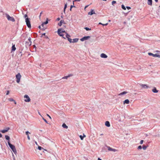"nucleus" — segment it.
I'll return each instance as SVG.
<instances>
[{"label":"nucleus","mask_w":160,"mask_h":160,"mask_svg":"<svg viewBox=\"0 0 160 160\" xmlns=\"http://www.w3.org/2000/svg\"><path fill=\"white\" fill-rule=\"evenodd\" d=\"M148 54L150 56H152L154 57L160 58V55L158 54H153L151 52H149L148 53Z\"/></svg>","instance_id":"obj_8"},{"label":"nucleus","mask_w":160,"mask_h":160,"mask_svg":"<svg viewBox=\"0 0 160 160\" xmlns=\"http://www.w3.org/2000/svg\"><path fill=\"white\" fill-rule=\"evenodd\" d=\"M116 2L115 1H113L112 2V5L113 6L114 5V4L116 3Z\"/></svg>","instance_id":"obj_31"},{"label":"nucleus","mask_w":160,"mask_h":160,"mask_svg":"<svg viewBox=\"0 0 160 160\" xmlns=\"http://www.w3.org/2000/svg\"><path fill=\"white\" fill-rule=\"evenodd\" d=\"M35 143L36 144H37V142H35Z\"/></svg>","instance_id":"obj_57"},{"label":"nucleus","mask_w":160,"mask_h":160,"mask_svg":"<svg viewBox=\"0 0 160 160\" xmlns=\"http://www.w3.org/2000/svg\"><path fill=\"white\" fill-rule=\"evenodd\" d=\"M84 28L87 30V31H88V30H91V28H89L87 27L85 28Z\"/></svg>","instance_id":"obj_33"},{"label":"nucleus","mask_w":160,"mask_h":160,"mask_svg":"<svg viewBox=\"0 0 160 160\" xmlns=\"http://www.w3.org/2000/svg\"><path fill=\"white\" fill-rule=\"evenodd\" d=\"M74 1H80V0H74Z\"/></svg>","instance_id":"obj_48"},{"label":"nucleus","mask_w":160,"mask_h":160,"mask_svg":"<svg viewBox=\"0 0 160 160\" xmlns=\"http://www.w3.org/2000/svg\"><path fill=\"white\" fill-rule=\"evenodd\" d=\"M31 39V38H29L28 39V40H29V41H30Z\"/></svg>","instance_id":"obj_54"},{"label":"nucleus","mask_w":160,"mask_h":160,"mask_svg":"<svg viewBox=\"0 0 160 160\" xmlns=\"http://www.w3.org/2000/svg\"><path fill=\"white\" fill-rule=\"evenodd\" d=\"M72 76V74H69V75H68V76H65V77H63L62 78V79H67L69 77H71Z\"/></svg>","instance_id":"obj_14"},{"label":"nucleus","mask_w":160,"mask_h":160,"mask_svg":"<svg viewBox=\"0 0 160 160\" xmlns=\"http://www.w3.org/2000/svg\"><path fill=\"white\" fill-rule=\"evenodd\" d=\"M42 12H41L40 14V15H41L42 14Z\"/></svg>","instance_id":"obj_59"},{"label":"nucleus","mask_w":160,"mask_h":160,"mask_svg":"<svg viewBox=\"0 0 160 160\" xmlns=\"http://www.w3.org/2000/svg\"><path fill=\"white\" fill-rule=\"evenodd\" d=\"M47 116H48V117L49 118H50L51 119V117L50 116H49L48 114H47Z\"/></svg>","instance_id":"obj_45"},{"label":"nucleus","mask_w":160,"mask_h":160,"mask_svg":"<svg viewBox=\"0 0 160 160\" xmlns=\"http://www.w3.org/2000/svg\"><path fill=\"white\" fill-rule=\"evenodd\" d=\"M38 28H41V26H39V27H38Z\"/></svg>","instance_id":"obj_55"},{"label":"nucleus","mask_w":160,"mask_h":160,"mask_svg":"<svg viewBox=\"0 0 160 160\" xmlns=\"http://www.w3.org/2000/svg\"><path fill=\"white\" fill-rule=\"evenodd\" d=\"M148 147V145L147 144L146 145H143L142 146H142H141V149H142V148L144 150H145Z\"/></svg>","instance_id":"obj_12"},{"label":"nucleus","mask_w":160,"mask_h":160,"mask_svg":"<svg viewBox=\"0 0 160 160\" xmlns=\"http://www.w3.org/2000/svg\"><path fill=\"white\" fill-rule=\"evenodd\" d=\"M102 24H103L101 23V22H99V24H101V25H102Z\"/></svg>","instance_id":"obj_53"},{"label":"nucleus","mask_w":160,"mask_h":160,"mask_svg":"<svg viewBox=\"0 0 160 160\" xmlns=\"http://www.w3.org/2000/svg\"><path fill=\"white\" fill-rule=\"evenodd\" d=\"M79 137L81 140H83V137H82V136L81 135H80L79 136Z\"/></svg>","instance_id":"obj_34"},{"label":"nucleus","mask_w":160,"mask_h":160,"mask_svg":"<svg viewBox=\"0 0 160 160\" xmlns=\"http://www.w3.org/2000/svg\"><path fill=\"white\" fill-rule=\"evenodd\" d=\"M109 22H110V20H109Z\"/></svg>","instance_id":"obj_60"},{"label":"nucleus","mask_w":160,"mask_h":160,"mask_svg":"<svg viewBox=\"0 0 160 160\" xmlns=\"http://www.w3.org/2000/svg\"><path fill=\"white\" fill-rule=\"evenodd\" d=\"M10 129V128L9 127L5 129H3L2 130L0 131V132H2V133H5L7 132Z\"/></svg>","instance_id":"obj_11"},{"label":"nucleus","mask_w":160,"mask_h":160,"mask_svg":"<svg viewBox=\"0 0 160 160\" xmlns=\"http://www.w3.org/2000/svg\"><path fill=\"white\" fill-rule=\"evenodd\" d=\"M143 140H141V144H142L143 143Z\"/></svg>","instance_id":"obj_41"},{"label":"nucleus","mask_w":160,"mask_h":160,"mask_svg":"<svg viewBox=\"0 0 160 160\" xmlns=\"http://www.w3.org/2000/svg\"><path fill=\"white\" fill-rule=\"evenodd\" d=\"M44 25V24L43 23H42V24L41 25V26L42 27H43V28H42V29H43V30H44L46 28H44L43 27Z\"/></svg>","instance_id":"obj_32"},{"label":"nucleus","mask_w":160,"mask_h":160,"mask_svg":"<svg viewBox=\"0 0 160 160\" xmlns=\"http://www.w3.org/2000/svg\"><path fill=\"white\" fill-rule=\"evenodd\" d=\"M38 149L39 150H41L42 149H43V148L41 146H38Z\"/></svg>","instance_id":"obj_35"},{"label":"nucleus","mask_w":160,"mask_h":160,"mask_svg":"<svg viewBox=\"0 0 160 160\" xmlns=\"http://www.w3.org/2000/svg\"><path fill=\"white\" fill-rule=\"evenodd\" d=\"M138 149H140V146H139L138 147Z\"/></svg>","instance_id":"obj_44"},{"label":"nucleus","mask_w":160,"mask_h":160,"mask_svg":"<svg viewBox=\"0 0 160 160\" xmlns=\"http://www.w3.org/2000/svg\"><path fill=\"white\" fill-rule=\"evenodd\" d=\"M98 160H102L101 159H100V158H98Z\"/></svg>","instance_id":"obj_51"},{"label":"nucleus","mask_w":160,"mask_h":160,"mask_svg":"<svg viewBox=\"0 0 160 160\" xmlns=\"http://www.w3.org/2000/svg\"><path fill=\"white\" fill-rule=\"evenodd\" d=\"M93 14H95V12L93 10H91V11L88 13V14L89 15H92Z\"/></svg>","instance_id":"obj_16"},{"label":"nucleus","mask_w":160,"mask_h":160,"mask_svg":"<svg viewBox=\"0 0 160 160\" xmlns=\"http://www.w3.org/2000/svg\"><path fill=\"white\" fill-rule=\"evenodd\" d=\"M141 86L143 88H148V86L146 84H142L141 85Z\"/></svg>","instance_id":"obj_21"},{"label":"nucleus","mask_w":160,"mask_h":160,"mask_svg":"<svg viewBox=\"0 0 160 160\" xmlns=\"http://www.w3.org/2000/svg\"><path fill=\"white\" fill-rule=\"evenodd\" d=\"M100 57L102 58H107L108 57V56L105 54L102 53L100 55Z\"/></svg>","instance_id":"obj_13"},{"label":"nucleus","mask_w":160,"mask_h":160,"mask_svg":"<svg viewBox=\"0 0 160 160\" xmlns=\"http://www.w3.org/2000/svg\"><path fill=\"white\" fill-rule=\"evenodd\" d=\"M2 137V134L0 133V138H1Z\"/></svg>","instance_id":"obj_46"},{"label":"nucleus","mask_w":160,"mask_h":160,"mask_svg":"<svg viewBox=\"0 0 160 160\" xmlns=\"http://www.w3.org/2000/svg\"><path fill=\"white\" fill-rule=\"evenodd\" d=\"M8 145L11 148V149L12 150L13 152H14V153H15L17 152V150L16 149L14 145L12 144L9 141H8Z\"/></svg>","instance_id":"obj_3"},{"label":"nucleus","mask_w":160,"mask_h":160,"mask_svg":"<svg viewBox=\"0 0 160 160\" xmlns=\"http://www.w3.org/2000/svg\"><path fill=\"white\" fill-rule=\"evenodd\" d=\"M127 93H128V92H127L124 91V92H123L120 93V94H119V95H123L126 94Z\"/></svg>","instance_id":"obj_22"},{"label":"nucleus","mask_w":160,"mask_h":160,"mask_svg":"<svg viewBox=\"0 0 160 160\" xmlns=\"http://www.w3.org/2000/svg\"><path fill=\"white\" fill-rule=\"evenodd\" d=\"M129 100L127 99H126L123 102V104H129Z\"/></svg>","instance_id":"obj_20"},{"label":"nucleus","mask_w":160,"mask_h":160,"mask_svg":"<svg viewBox=\"0 0 160 160\" xmlns=\"http://www.w3.org/2000/svg\"><path fill=\"white\" fill-rule=\"evenodd\" d=\"M58 32L60 36L62 37L64 39L67 38H66V34H68L62 29H58Z\"/></svg>","instance_id":"obj_1"},{"label":"nucleus","mask_w":160,"mask_h":160,"mask_svg":"<svg viewBox=\"0 0 160 160\" xmlns=\"http://www.w3.org/2000/svg\"><path fill=\"white\" fill-rule=\"evenodd\" d=\"M90 38V37L89 36H85L82 38L80 39V40L81 41H83L85 40H87L89 38Z\"/></svg>","instance_id":"obj_10"},{"label":"nucleus","mask_w":160,"mask_h":160,"mask_svg":"<svg viewBox=\"0 0 160 160\" xmlns=\"http://www.w3.org/2000/svg\"><path fill=\"white\" fill-rule=\"evenodd\" d=\"M82 137H83V138L84 137H86V135H84V134H83V136H82Z\"/></svg>","instance_id":"obj_47"},{"label":"nucleus","mask_w":160,"mask_h":160,"mask_svg":"<svg viewBox=\"0 0 160 160\" xmlns=\"http://www.w3.org/2000/svg\"><path fill=\"white\" fill-rule=\"evenodd\" d=\"M25 98L24 101L26 102H29L30 101V99L27 95H25L24 97Z\"/></svg>","instance_id":"obj_7"},{"label":"nucleus","mask_w":160,"mask_h":160,"mask_svg":"<svg viewBox=\"0 0 160 160\" xmlns=\"http://www.w3.org/2000/svg\"><path fill=\"white\" fill-rule=\"evenodd\" d=\"M16 49V48L15 47V45H13L12 46V51H14Z\"/></svg>","instance_id":"obj_24"},{"label":"nucleus","mask_w":160,"mask_h":160,"mask_svg":"<svg viewBox=\"0 0 160 160\" xmlns=\"http://www.w3.org/2000/svg\"><path fill=\"white\" fill-rule=\"evenodd\" d=\"M48 23V21L47 20L46 22H43L44 25Z\"/></svg>","instance_id":"obj_36"},{"label":"nucleus","mask_w":160,"mask_h":160,"mask_svg":"<svg viewBox=\"0 0 160 160\" xmlns=\"http://www.w3.org/2000/svg\"><path fill=\"white\" fill-rule=\"evenodd\" d=\"M105 125L108 127H109L110 126L109 122L108 121H107L105 122Z\"/></svg>","instance_id":"obj_18"},{"label":"nucleus","mask_w":160,"mask_h":160,"mask_svg":"<svg viewBox=\"0 0 160 160\" xmlns=\"http://www.w3.org/2000/svg\"><path fill=\"white\" fill-rule=\"evenodd\" d=\"M5 137L6 139L7 140H8V141H9L10 137L9 136H8V135H5Z\"/></svg>","instance_id":"obj_28"},{"label":"nucleus","mask_w":160,"mask_h":160,"mask_svg":"<svg viewBox=\"0 0 160 160\" xmlns=\"http://www.w3.org/2000/svg\"><path fill=\"white\" fill-rule=\"evenodd\" d=\"M103 135V134H100V135Z\"/></svg>","instance_id":"obj_58"},{"label":"nucleus","mask_w":160,"mask_h":160,"mask_svg":"<svg viewBox=\"0 0 160 160\" xmlns=\"http://www.w3.org/2000/svg\"><path fill=\"white\" fill-rule=\"evenodd\" d=\"M152 91L154 93H157L158 92V90H157L155 87H154Z\"/></svg>","instance_id":"obj_17"},{"label":"nucleus","mask_w":160,"mask_h":160,"mask_svg":"<svg viewBox=\"0 0 160 160\" xmlns=\"http://www.w3.org/2000/svg\"><path fill=\"white\" fill-rule=\"evenodd\" d=\"M63 20H61L59 23H58V25L59 26H61L62 25V23L63 22Z\"/></svg>","instance_id":"obj_26"},{"label":"nucleus","mask_w":160,"mask_h":160,"mask_svg":"<svg viewBox=\"0 0 160 160\" xmlns=\"http://www.w3.org/2000/svg\"><path fill=\"white\" fill-rule=\"evenodd\" d=\"M67 7V4H66L65 5V6H64V12L65 13V10H66V8Z\"/></svg>","instance_id":"obj_29"},{"label":"nucleus","mask_w":160,"mask_h":160,"mask_svg":"<svg viewBox=\"0 0 160 160\" xmlns=\"http://www.w3.org/2000/svg\"><path fill=\"white\" fill-rule=\"evenodd\" d=\"M8 100L11 102L13 101L14 102L15 104H16V102L14 100V99L12 98H8Z\"/></svg>","instance_id":"obj_27"},{"label":"nucleus","mask_w":160,"mask_h":160,"mask_svg":"<svg viewBox=\"0 0 160 160\" xmlns=\"http://www.w3.org/2000/svg\"><path fill=\"white\" fill-rule=\"evenodd\" d=\"M21 78V75H20V73H18L16 75V78L17 79L16 82L18 83H19L20 82Z\"/></svg>","instance_id":"obj_5"},{"label":"nucleus","mask_w":160,"mask_h":160,"mask_svg":"<svg viewBox=\"0 0 160 160\" xmlns=\"http://www.w3.org/2000/svg\"><path fill=\"white\" fill-rule=\"evenodd\" d=\"M107 148H108V150L109 151L115 152L118 151L116 149H115L112 148L109 146H107Z\"/></svg>","instance_id":"obj_9"},{"label":"nucleus","mask_w":160,"mask_h":160,"mask_svg":"<svg viewBox=\"0 0 160 160\" xmlns=\"http://www.w3.org/2000/svg\"><path fill=\"white\" fill-rule=\"evenodd\" d=\"M126 8L128 9L129 10L131 9V8L129 7H126Z\"/></svg>","instance_id":"obj_40"},{"label":"nucleus","mask_w":160,"mask_h":160,"mask_svg":"<svg viewBox=\"0 0 160 160\" xmlns=\"http://www.w3.org/2000/svg\"><path fill=\"white\" fill-rule=\"evenodd\" d=\"M38 113H39V114L42 117V118L43 119V120L47 123H48V122L46 120V119H45L44 118H43L42 116L40 114V112H38Z\"/></svg>","instance_id":"obj_25"},{"label":"nucleus","mask_w":160,"mask_h":160,"mask_svg":"<svg viewBox=\"0 0 160 160\" xmlns=\"http://www.w3.org/2000/svg\"><path fill=\"white\" fill-rule=\"evenodd\" d=\"M5 15L6 18L8 21H11L12 22H14L15 21L14 18L10 16L9 14L7 13H6Z\"/></svg>","instance_id":"obj_4"},{"label":"nucleus","mask_w":160,"mask_h":160,"mask_svg":"<svg viewBox=\"0 0 160 160\" xmlns=\"http://www.w3.org/2000/svg\"><path fill=\"white\" fill-rule=\"evenodd\" d=\"M62 126L63 128H65L67 129L68 128V126H67L65 123L62 124Z\"/></svg>","instance_id":"obj_23"},{"label":"nucleus","mask_w":160,"mask_h":160,"mask_svg":"<svg viewBox=\"0 0 160 160\" xmlns=\"http://www.w3.org/2000/svg\"><path fill=\"white\" fill-rule=\"evenodd\" d=\"M9 91H7V93H6V95H8V94H9Z\"/></svg>","instance_id":"obj_39"},{"label":"nucleus","mask_w":160,"mask_h":160,"mask_svg":"<svg viewBox=\"0 0 160 160\" xmlns=\"http://www.w3.org/2000/svg\"><path fill=\"white\" fill-rule=\"evenodd\" d=\"M57 20L59 21L60 20V18H58L57 19Z\"/></svg>","instance_id":"obj_50"},{"label":"nucleus","mask_w":160,"mask_h":160,"mask_svg":"<svg viewBox=\"0 0 160 160\" xmlns=\"http://www.w3.org/2000/svg\"><path fill=\"white\" fill-rule=\"evenodd\" d=\"M28 17V16L27 14H25V15H24V17L25 18H26V17Z\"/></svg>","instance_id":"obj_42"},{"label":"nucleus","mask_w":160,"mask_h":160,"mask_svg":"<svg viewBox=\"0 0 160 160\" xmlns=\"http://www.w3.org/2000/svg\"><path fill=\"white\" fill-rule=\"evenodd\" d=\"M45 34H46L45 33H43L42 34V36H45Z\"/></svg>","instance_id":"obj_43"},{"label":"nucleus","mask_w":160,"mask_h":160,"mask_svg":"<svg viewBox=\"0 0 160 160\" xmlns=\"http://www.w3.org/2000/svg\"><path fill=\"white\" fill-rule=\"evenodd\" d=\"M156 2H158V0H154Z\"/></svg>","instance_id":"obj_52"},{"label":"nucleus","mask_w":160,"mask_h":160,"mask_svg":"<svg viewBox=\"0 0 160 160\" xmlns=\"http://www.w3.org/2000/svg\"><path fill=\"white\" fill-rule=\"evenodd\" d=\"M70 37V36L68 34H66V38L68 39V41L70 43L76 42H78V38H76L72 40L69 38Z\"/></svg>","instance_id":"obj_2"},{"label":"nucleus","mask_w":160,"mask_h":160,"mask_svg":"<svg viewBox=\"0 0 160 160\" xmlns=\"http://www.w3.org/2000/svg\"><path fill=\"white\" fill-rule=\"evenodd\" d=\"M26 135H27V138L28 140H30V138L29 135V134H30V133L28 131H26L25 132Z\"/></svg>","instance_id":"obj_15"},{"label":"nucleus","mask_w":160,"mask_h":160,"mask_svg":"<svg viewBox=\"0 0 160 160\" xmlns=\"http://www.w3.org/2000/svg\"><path fill=\"white\" fill-rule=\"evenodd\" d=\"M122 9H123L124 10H126V8L125 7V6L123 4L122 5Z\"/></svg>","instance_id":"obj_30"},{"label":"nucleus","mask_w":160,"mask_h":160,"mask_svg":"<svg viewBox=\"0 0 160 160\" xmlns=\"http://www.w3.org/2000/svg\"><path fill=\"white\" fill-rule=\"evenodd\" d=\"M148 5L151 6L152 4V0H148Z\"/></svg>","instance_id":"obj_19"},{"label":"nucleus","mask_w":160,"mask_h":160,"mask_svg":"<svg viewBox=\"0 0 160 160\" xmlns=\"http://www.w3.org/2000/svg\"><path fill=\"white\" fill-rule=\"evenodd\" d=\"M88 5H87V6H86L85 7V9H86V8L87 7H88Z\"/></svg>","instance_id":"obj_49"},{"label":"nucleus","mask_w":160,"mask_h":160,"mask_svg":"<svg viewBox=\"0 0 160 160\" xmlns=\"http://www.w3.org/2000/svg\"><path fill=\"white\" fill-rule=\"evenodd\" d=\"M108 23H106V24H102V25L103 26H107V25H108Z\"/></svg>","instance_id":"obj_38"},{"label":"nucleus","mask_w":160,"mask_h":160,"mask_svg":"<svg viewBox=\"0 0 160 160\" xmlns=\"http://www.w3.org/2000/svg\"><path fill=\"white\" fill-rule=\"evenodd\" d=\"M73 5H71V6H70V7L71 8H72V7H75L74 6V1H73Z\"/></svg>","instance_id":"obj_37"},{"label":"nucleus","mask_w":160,"mask_h":160,"mask_svg":"<svg viewBox=\"0 0 160 160\" xmlns=\"http://www.w3.org/2000/svg\"><path fill=\"white\" fill-rule=\"evenodd\" d=\"M25 22L27 25L28 28H31V25L29 19L28 18H27L25 19Z\"/></svg>","instance_id":"obj_6"},{"label":"nucleus","mask_w":160,"mask_h":160,"mask_svg":"<svg viewBox=\"0 0 160 160\" xmlns=\"http://www.w3.org/2000/svg\"><path fill=\"white\" fill-rule=\"evenodd\" d=\"M72 8H71L70 7V11H71L72 10Z\"/></svg>","instance_id":"obj_56"}]
</instances>
